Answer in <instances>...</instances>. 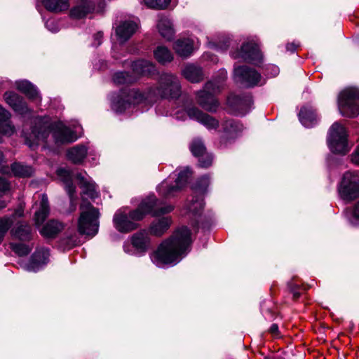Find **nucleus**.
Segmentation results:
<instances>
[{
    "label": "nucleus",
    "instance_id": "obj_25",
    "mask_svg": "<svg viewBox=\"0 0 359 359\" xmlns=\"http://www.w3.org/2000/svg\"><path fill=\"white\" fill-rule=\"evenodd\" d=\"M137 25L133 21L123 22L116 29V34L121 42L126 41L136 31Z\"/></svg>",
    "mask_w": 359,
    "mask_h": 359
},
{
    "label": "nucleus",
    "instance_id": "obj_22",
    "mask_svg": "<svg viewBox=\"0 0 359 359\" xmlns=\"http://www.w3.org/2000/svg\"><path fill=\"white\" fill-rule=\"evenodd\" d=\"M50 253L46 248H40L35 251L31 257L28 265V270L36 271L39 268L48 262Z\"/></svg>",
    "mask_w": 359,
    "mask_h": 359
},
{
    "label": "nucleus",
    "instance_id": "obj_41",
    "mask_svg": "<svg viewBox=\"0 0 359 359\" xmlns=\"http://www.w3.org/2000/svg\"><path fill=\"white\" fill-rule=\"evenodd\" d=\"M13 222V219L8 217L0 218V244Z\"/></svg>",
    "mask_w": 359,
    "mask_h": 359
},
{
    "label": "nucleus",
    "instance_id": "obj_36",
    "mask_svg": "<svg viewBox=\"0 0 359 359\" xmlns=\"http://www.w3.org/2000/svg\"><path fill=\"white\" fill-rule=\"evenodd\" d=\"M11 231L15 237L21 241H29L32 238V228L26 223L18 224Z\"/></svg>",
    "mask_w": 359,
    "mask_h": 359
},
{
    "label": "nucleus",
    "instance_id": "obj_24",
    "mask_svg": "<svg viewBox=\"0 0 359 359\" xmlns=\"http://www.w3.org/2000/svg\"><path fill=\"white\" fill-rule=\"evenodd\" d=\"M299 118L302 124L307 128L313 127L318 121L316 110L309 106H304L301 109Z\"/></svg>",
    "mask_w": 359,
    "mask_h": 359
},
{
    "label": "nucleus",
    "instance_id": "obj_8",
    "mask_svg": "<svg viewBox=\"0 0 359 359\" xmlns=\"http://www.w3.org/2000/svg\"><path fill=\"white\" fill-rule=\"evenodd\" d=\"M327 142L330 150L335 154L344 155L351 149L346 128L338 122L334 123L330 127Z\"/></svg>",
    "mask_w": 359,
    "mask_h": 359
},
{
    "label": "nucleus",
    "instance_id": "obj_29",
    "mask_svg": "<svg viewBox=\"0 0 359 359\" xmlns=\"http://www.w3.org/2000/svg\"><path fill=\"white\" fill-rule=\"evenodd\" d=\"M157 27L162 37L168 41L173 39L175 29L170 19L166 17H161L158 20Z\"/></svg>",
    "mask_w": 359,
    "mask_h": 359
},
{
    "label": "nucleus",
    "instance_id": "obj_1",
    "mask_svg": "<svg viewBox=\"0 0 359 359\" xmlns=\"http://www.w3.org/2000/svg\"><path fill=\"white\" fill-rule=\"evenodd\" d=\"M171 205L158 208V200L149 196L142 201L138 207L128 213L120 209L114 214L113 222L115 228L121 233H128L138 228L137 222L141 221L148 214L153 216L165 215L172 210Z\"/></svg>",
    "mask_w": 359,
    "mask_h": 359
},
{
    "label": "nucleus",
    "instance_id": "obj_38",
    "mask_svg": "<svg viewBox=\"0 0 359 359\" xmlns=\"http://www.w3.org/2000/svg\"><path fill=\"white\" fill-rule=\"evenodd\" d=\"M45 7L50 11L59 12L67 10L68 0H43Z\"/></svg>",
    "mask_w": 359,
    "mask_h": 359
},
{
    "label": "nucleus",
    "instance_id": "obj_52",
    "mask_svg": "<svg viewBox=\"0 0 359 359\" xmlns=\"http://www.w3.org/2000/svg\"><path fill=\"white\" fill-rule=\"evenodd\" d=\"M23 215V210L22 208H19L15 210L13 217H22Z\"/></svg>",
    "mask_w": 359,
    "mask_h": 359
},
{
    "label": "nucleus",
    "instance_id": "obj_54",
    "mask_svg": "<svg viewBox=\"0 0 359 359\" xmlns=\"http://www.w3.org/2000/svg\"><path fill=\"white\" fill-rule=\"evenodd\" d=\"M299 296H300V293H299V292H294L293 293V298H294V299H297V298H299Z\"/></svg>",
    "mask_w": 359,
    "mask_h": 359
},
{
    "label": "nucleus",
    "instance_id": "obj_51",
    "mask_svg": "<svg viewBox=\"0 0 359 359\" xmlns=\"http://www.w3.org/2000/svg\"><path fill=\"white\" fill-rule=\"evenodd\" d=\"M286 48L289 51L294 52L297 49V46L293 43H288L286 46Z\"/></svg>",
    "mask_w": 359,
    "mask_h": 359
},
{
    "label": "nucleus",
    "instance_id": "obj_6",
    "mask_svg": "<svg viewBox=\"0 0 359 359\" xmlns=\"http://www.w3.org/2000/svg\"><path fill=\"white\" fill-rule=\"evenodd\" d=\"M80 210L78 219L79 233L82 235L95 236L99 229V210L84 201L80 205Z\"/></svg>",
    "mask_w": 359,
    "mask_h": 359
},
{
    "label": "nucleus",
    "instance_id": "obj_10",
    "mask_svg": "<svg viewBox=\"0 0 359 359\" xmlns=\"http://www.w3.org/2000/svg\"><path fill=\"white\" fill-rule=\"evenodd\" d=\"M150 88L147 92L142 93L138 90L133 89L129 90L127 95H123L117 100H114L112 108L117 112H123L131 104H138L143 100L153 101L154 97L149 96Z\"/></svg>",
    "mask_w": 359,
    "mask_h": 359
},
{
    "label": "nucleus",
    "instance_id": "obj_47",
    "mask_svg": "<svg viewBox=\"0 0 359 359\" xmlns=\"http://www.w3.org/2000/svg\"><path fill=\"white\" fill-rule=\"evenodd\" d=\"M269 332L276 337H279L280 332L278 330V326L277 324H273L269 328Z\"/></svg>",
    "mask_w": 359,
    "mask_h": 359
},
{
    "label": "nucleus",
    "instance_id": "obj_30",
    "mask_svg": "<svg viewBox=\"0 0 359 359\" xmlns=\"http://www.w3.org/2000/svg\"><path fill=\"white\" fill-rule=\"evenodd\" d=\"M204 203L201 196H194L189 203L187 204V211L195 217V221L192 223L193 226H198L197 217L201 216Z\"/></svg>",
    "mask_w": 359,
    "mask_h": 359
},
{
    "label": "nucleus",
    "instance_id": "obj_9",
    "mask_svg": "<svg viewBox=\"0 0 359 359\" xmlns=\"http://www.w3.org/2000/svg\"><path fill=\"white\" fill-rule=\"evenodd\" d=\"M339 196L346 201H351L359 197V172H346L338 187Z\"/></svg>",
    "mask_w": 359,
    "mask_h": 359
},
{
    "label": "nucleus",
    "instance_id": "obj_31",
    "mask_svg": "<svg viewBox=\"0 0 359 359\" xmlns=\"http://www.w3.org/2000/svg\"><path fill=\"white\" fill-rule=\"evenodd\" d=\"M49 211L48 197L46 194H42L39 210L35 212L34 215L35 223L37 226L41 225L45 221L49 214Z\"/></svg>",
    "mask_w": 359,
    "mask_h": 359
},
{
    "label": "nucleus",
    "instance_id": "obj_34",
    "mask_svg": "<svg viewBox=\"0 0 359 359\" xmlns=\"http://www.w3.org/2000/svg\"><path fill=\"white\" fill-rule=\"evenodd\" d=\"M154 56L162 65L172 62L174 58L172 52L164 46H158L154 50Z\"/></svg>",
    "mask_w": 359,
    "mask_h": 359
},
{
    "label": "nucleus",
    "instance_id": "obj_12",
    "mask_svg": "<svg viewBox=\"0 0 359 359\" xmlns=\"http://www.w3.org/2000/svg\"><path fill=\"white\" fill-rule=\"evenodd\" d=\"M234 59H241L245 62L258 65L262 62V55L257 45L253 42L244 43L240 50L231 53Z\"/></svg>",
    "mask_w": 359,
    "mask_h": 359
},
{
    "label": "nucleus",
    "instance_id": "obj_5",
    "mask_svg": "<svg viewBox=\"0 0 359 359\" xmlns=\"http://www.w3.org/2000/svg\"><path fill=\"white\" fill-rule=\"evenodd\" d=\"M181 94V85L178 77L168 72L160 74L158 85L150 88L149 96L154 99L161 98H177Z\"/></svg>",
    "mask_w": 359,
    "mask_h": 359
},
{
    "label": "nucleus",
    "instance_id": "obj_26",
    "mask_svg": "<svg viewBox=\"0 0 359 359\" xmlns=\"http://www.w3.org/2000/svg\"><path fill=\"white\" fill-rule=\"evenodd\" d=\"M182 75L191 83H198L203 79L201 68L192 64H188L183 68Z\"/></svg>",
    "mask_w": 359,
    "mask_h": 359
},
{
    "label": "nucleus",
    "instance_id": "obj_28",
    "mask_svg": "<svg viewBox=\"0 0 359 359\" xmlns=\"http://www.w3.org/2000/svg\"><path fill=\"white\" fill-rule=\"evenodd\" d=\"M171 219L168 217H163L155 219L149 226V232L156 236H162L170 227Z\"/></svg>",
    "mask_w": 359,
    "mask_h": 359
},
{
    "label": "nucleus",
    "instance_id": "obj_39",
    "mask_svg": "<svg viewBox=\"0 0 359 359\" xmlns=\"http://www.w3.org/2000/svg\"><path fill=\"white\" fill-rule=\"evenodd\" d=\"M114 82L116 84L123 85L132 83L136 80V77L128 72H121L114 75Z\"/></svg>",
    "mask_w": 359,
    "mask_h": 359
},
{
    "label": "nucleus",
    "instance_id": "obj_27",
    "mask_svg": "<svg viewBox=\"0 0 359 359\" xmlns=\"http://www.w3.org/2000/svg\"><path fill=\"white\" fill-rule=\"evenodd\" d=\"M133 72L137 75L149 76L154 74L156 69L155 65L147 60H140L132 64Z\"/></svg>",
    "mask_w": 359,
    "mask_h": 359
},
{
    "label": "nucleus",
    "instance_id": "obj_7",
    "mask_svg": "<svg viewBox=\"0 0 359 359\" xmlns=\"http://www.w3.org/2000/svg\"><path fill=\"white\" fill-rule=\"evenodd\" d=\"M338 107L342 116L352 118L359 114V90L345 89L339 95Z\"/></svg>",
    "mask_w": 359,
    "mask_h": 359
},
{
    "label": "nucleus",
    "instance_id": "obj_4",
    "mask_svg": "<svg viewBox=\"0 0 359 359\" xmlns=\"http://www.w3.org/2000/svg\"><path fill=\"white\" fill-rule=\"evenodd\" d=\"M226 79V72L221 70L218 78L205 83L203 90L197 93V102L205 110L215 112L219 106L218 101L214 95L219 93Z\"/></svg>",
    "mask_w": 359,
    "mask_h": 359
},
{
    "label": "nucleus",
    "instance_id": "obj_15",
    "mask_svg": "<svg viewBox=\"0 0 359 359\" xmlns=\"http://www.w3.org/2000/svg\"><path fill=\"white\" fill-rule=\"evenodd\" d=\"M189 147L192 154L198 158L200 167L208 168L212 165V156L206 152V148L201 139H194Z\"/></svg>",
    "mask_w": 359,
    "mask_h": 359
},
{
    "label": "nucleus",
    "instance_id": "obj_35",
    "mask_svg": "<svg viewBox=\"0 0 359 359\" xmlns=\"http://www.w3.org/2000/svg\"><path fill=\"white\" fill-rule=\"evenodd\" d=\"M18 90L26 95L29 99L34 100L39 97L37 89L27 81H20L15 83Z\"/></svg>",
    "mask_w": 359,
    "mask_h": 359
},
{
    "label": "nucleus",
    "instance_id": "obj_14",
    "mask_svg": "<svg viewBox=\"0 0 359 359\" xmlns=\"http://www.w3.org/2000/svg\"><path fill=\"white\" fill-rule=\"evenodd\" d=\"M227 104L231 112L243 116L247 114L252 105V96L250 94L242 96L231 94L227 98Z\"/></svg>",
    "mask_w": 359,
    "mask_h": 359
},
{
    "label": "nucleus",
    "instance_id": "obj_21",
    "mask_svg": "<svg viewBox=\"0 0 359 359\" xmlns=\"http://www.w3.org/2000/svg\"><path fill=\"white\" fill-rule=\"evenodd\" d=\"M76 179L79 181V184L80 188L82 189V202L84 201L86 203H88L85 200V196L91 199L95 198L98 196L96 185L93 182L85 178L81 173L76 175Z\"/></svg>",
    "mask_w": 359,
    "mask_h": 359
},
{
    "label": "nucleus",
    "instance_id": "obj_50",
    "mask_svg": "<svg viewBox=\"0 0 359 359\" xmlns=\"http://www.w3.org/2000/svg\"><path fill=\"white\" fill-rule=\"evenodd\" d=\"M269 68L271 69V76H276V75L278 74L279 73V69L278 67L276 66H274V65H271L269 67Z\"/></svg>",
    "mask_w": 359,
    "mask_h": 359
},
{
    "label": "nucleus",
    "instance_id": "obj_17",
    "mask_svg": "<svg viewBox=\"0 0 359 359\" xmlns=\"http://www.w3.org/2000/svg\"><path fill=\"white\" fill-rule=\"evenodd\" d=\"M95 5L92 0H76L75 5L70 10V16L74 19H81L93 13Z\"/></svg>",
    "mask_w": 359,
    "mask_h": 359
},
{
    "label": "nucleus",
    "instance_id": "obj_40",
    "mask_svg": "<svg viewBox=\"0 0 359 359\" xmlns=\"http://www.w3.org/2000/svg\"><path fill=\"white\" fill-rule=\"evenodd\" d=\"M222 126L224 131L229 134H236L243 130V125L232 119L226 120Z\"/></svg>",
    "mask_w": 359,
    "mask_h": 359
},
{
    "label": "nucleus",
    "instance_id": "obj_45",
    "mask_svg": "<svg viewBox=\"0 0 359 359\" xmlns=\"http://www.w3.org/2000/svg\"><path fill=\"white\" fill-rule=\"evenodd\" d=\"M9 188L10 185L8 182L4 178L0 177V194L6 193V191L9 190ZM6 206V202L4 201H0V210Z\"/></svg>",
    "mask_w": 359,
    "mask_h": 359
},
{
    "label": "nucleus",
    "instance_id": "obj_2",
    "mask_svg": "<svg viewBox=\"0 0 359 359\" xmlns=\"http://www.w3.org/2000/svg\"><path fill=\"white\" fill-rule=\"evenodd\" d=\"M191 243V231L187 227L182 226L161 243L157 250L151 254V260L158 267L175 264L182 255L187 253Z\"/></svg>",
    "mask_w": 359,
    "mask_h": 359
},
{
    "label": "nucleus",
    "instance_id": "obj_42",
    "mask_svg": "<svg viewBox=\"0 0 359 359\" xmlns=\"http://www.w3.org/2000/svg\"><path fill=\"white\" fill-rule=\"evenodd\" d=\"M144 1L151 8L165 9L169 5L170 0H144Z\"/></svg>",
    "mask_w": 359,
    "mask_h": 359
},
{
    "label": "nucleus",
    "instance_id": "obj_48",
    "mask_svg": "<svg viewBox=\"0 0 359 359\" xmlns=\"http://www.w3.org/2000/svg\"><path fill=\"white\" fill-rule=\"evenodd\" d=\"M102 36H103V34L100 32L96 33L94 35V36H93L94 41H95L94 46H97L101 44V43H102L101 39H102Z\"/></svg>",
    "mask_w": 359,
    "mask_h": 359
},
{
    "label": "nucleus",
    "instance_id": "obj_53",
    "mask_svg": "<svg viewBox=\"0 0 359 359\" xmlns=\"http://www.w3.org/2000/svg\"><path fill=\"white\" fill-rule=\"evenodd\" d=\"M353 214L355 217L359 218V201L355 206Z\"/></svg>",
    "mask_w": 359,
    "mask_h": 359
},
{
    "label": "nucleus",
    "instance_id": "obj_19",
    "mask_svg": "<svg viewBox=\"0 0 359 359\" xmlns=\"http://www.w3.org/2000/svg\"><path fill=\"white\" fill-rule=\"evenodd\" d=\"M4 98L6 102L16 112L25 114L29 111L26 102L18 94L12 91L6 92Z\"/></svg>",
    "mask_w": 359,
    "mask_h": 359
},
{
    "label": "nucleus",
    "instance_id": "obj_49",
    "mask_svg": "<svg viewBox=\"0 0 359 359\" xmlns=\"http://www.w3.org/2000/svg\"><path fill=\"white\" fill-rule=\"evenodd\" d=\"M212 46H215V48L217 49H219V50H226L228 48L229 46V40L225 41L224 42V43H222V44H217V45L213 44Z\"/></svg>",
    "mask_w": 359,
    "mask_h": 359
},
{
    "label": "nucleus",
    "instance_id": "obj_44",
    "mask_svg": "<svg viewBox=\"0 0 359 359\" xmlns=\"http://www.w3.org/2000/svg\"><path fill=\"white\" fill-rule=\"evenodd\" d=\"M13 250L20 256L27 255L31 251V249L28 245L22 243L14 245L13 246Z\"/></svg>",
    "mask_w": 359,
    "mask_h": 359
},
{
    "label": "nucleus",
    "instance_id": "obj_32",
    "mask_svg": "<svg viewBox=\"0 0 359 359\" xmlns=\"http://www.w3.org/2000/svg\"><path fill=\"white\" fill-rule=\"evenodd\" d=\"M87 148L84 145H76L67 151V156L74 163H80L87 155Z\"/></svg>",
    "mask_w": 359,
    "mask_h": 359
},
{
    "label": "nucleus",
    "instance_id": "obj_33",
    "mask_svg": "<svg viewBox=\"0 0 359 359\" xmlns=\"http://www.w3.org/2000/svg\"><path fill=\"white\" fill-rule=\"evenodd\" d=\"M64 228L63 224L56 220H50L42 228L41 233L47 238H53Z\"/></svg>",
    "mask_w": 359,
    "mask_h": 359
},
{
    "label": "nucleus",
    "instance_id": "obj_18",
    "mask_svg": "<svg viewBox=\"0 0 359 359\" xmlns=\"http://www.w3.org/2000/svg\"><path fill=\"white\" fill-rule=\"evenodd\" d=\"M57 174L59 178L65 184V189L69 196L70 198V203H71V208L72 211L75 210L76 209V204L74 203L75 197H74V193H75V186L73 184L72 182V172L69 170H67L64 168H59L57 170Z\"/></svg>",
    "mask_w": 359,
    "mask_h": 359
},
{
    "label": "nucleus",
    "instance_id": "obj_3",
    "mask_svg": "<svg viewBox=\"0 0 359 359\" xmlns=\"http://www.w3.org/2000/svg\"><path fill=\"white\" fill-rule=\"evenodd\" d=\"M50 133H53L55 142L58 144L73 142L77 139L74 133L63 123L51 124L38 118L35 120L31 133L28 135L25 134V143L29 147L34 149L40 142L46 141Z\"/></svg>",
    "mask_w": 359,
    "mask_h": 359
},
{
    "label": "nucleus",
    "instance_id": "obj_37",
    "mask_svg": "<svg viewBox=\"0 0 359 359\" xmlns=\"http://www.w3.org/2000/svg\"><path fill=\"white\" fill-rule=\"evenodd\" d=\"M11 170L15 176L20 177H29L34 173L31 166L25 165L20 163H14L11 165Z\"/></svg>",
    "mask_w": 359,
    "mask_h": 359
},
{
    "label": "nucleus",
    "instance_id": "obj_20",
    "mask_svg": "<svg viewBox=\"0 0 359 359\" xmlns=\"http://www.w3.org/2000/svg\"><path fill=\"white\" fill-rule=\"evenodd\" d=\"M131 243L136 250L145 253L150 248L151 241L146 230H141L131 236Z\"/></svg>",
    "mask_w": 359,
    "mask_h": 359
},
{
    "label": "nucleus",
    "instance_id": "obj_23",
    "mask_svg": "<svg viewBox=\"0 0 359 359\" xmlns=\"http://www.w3.org/2000/svg\"><path fill=\"white\" fill-rule=\"evenodd\" d=\"M173 49L179 56L187 57L194 51V41L190 39L186 38L178 39L175 42Z\"/></svg>",
    "mask_w": 359,
    "mask_h": 359
},
{
    "label": "nucleus",
    "instance_id": "obj_13",
    "mask_svg": "<svg viewBox=\"0 0 359 359\" xmlns=\"http://www.w3.org/2000/svg\"><path fill=\"white\" fill-rule=\"evenodd\" d=\"M234 79L247 87H253L262 84L261 74L255 69L247 66H239L234 68Z\"/></svg>",
    "mask_w": 359,
    "mask_h": 359
},
{
    "label": "nucleus",
    "instance_id": "obj_43",
    "mask_svg": "<svg viewBox=\"0 0 359 359\" xmlns=\"http://www.w3.org/2000/svg\"><path fill=\"white\" fill-rule=\"evenodd\" d=\"M210 183L209 178L207 176H203L199 179L196 187H194L196 192L200 194H203Z\"/></svg>",
    "mask_w": 359,
    "mask_h": 359
},
{
    "label": "nucleus",
    "instance_id": "obj_11",
    "mask_svg": "<svg viewBox=\"0 0 359 359\" xmlns=\"http://www.w3.org/2000/svg\"><path fill=\"white\" fill-rule=\"evenodd\" d=\"M191 175V173L190 170L189 168H186L178 173V176L175 180V184L174 185L170 184L167 181H163L158 187L159 194L165 198L173 196L187 184L188 179L190 177Z\"/></svg>",
    "mask_w": 359,
    "mask_h": 359
},
{
    "label": "nucleus",
    "instance_id": "obj_46",
    "mask_svg": "<svg viewBox=\"0 0 359 359\" xmlns=\"http://www.w3.org/2000/svg\"><path fill=\"white\" fill-rule=\"evenodd\" d=\"M351 161L359 165V144L357 146L354 152L351 154Z\"/></svg>",
    "mask_w": 359,
    "mask_h": 359
},
{
    "label": "nucleus",
    "instance_id": "obj_16",
    "mask_svg": "<svg viewBox=\"0 0 359 359\" xmlns=\"http://www.w3.org/2000/svg\"><path fill=\"white\" fill-rule=\"evenodd\" d=\"M188 116L200 123L203 124L208 129H217L219 127V121L212 116L203 113L196 107H191L187 110Z\"/></svg>",
    "mask_w": 359,
    "mask_h": 359
}]
</instances>
